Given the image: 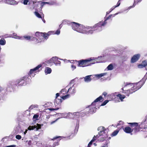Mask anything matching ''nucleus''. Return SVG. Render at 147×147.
Masks as SVG:
<instances>
[{
    "label": "nucleus",
    "instance_id": "f257e3e1",
    "mask_svg": "<svg viewBox=\"0 0 147 147\" xmlns=\"http://www.w3.org/2000/svg\"><path fill=\"white\" fill-rule=\"evenodd\" d=\"M70 26L72 28L78 32L87 34H92L95 31L94 26H84L75 22H71Z\"/></svg>",
    "mask_w": 147,
    "mask_h": 147
},
{
    "label": "nucleus",
    "instance_id": "f03ea898",
    "mask_svg": "<svg viewBox=\"0 0 147 147\" xmlns=\"http://www.w3.org/2000/svg\"><path fill=\"white\" fill-rule=\"evenodd\" d=\"M103 57L102 56H99L98 57H91L87 59H81L77 61L78 63V66L79 67H84L85 66H90L92 64H93L96 63H99L103 62V61L102 60H100L99 61H97L96 62L94 61L93 62H92L90 64H87V63L91 61H93L96 59H100L101 58H102Z\"/></svg>",
    "mask_w": 147,
    "mask_h": 147
},
{
    "label": "nucleus",
    "instance_id": "7ed1b4c3",
    "mask_svg": "<svg viewBox=\"0 0 147 147\" xmlns=\"http://www.w3.org/2000/svg\"><path fill=\"white\" fill-rule=\"evenodd\" d=\"M112 16V14L110 15L107 18H105V20L104 21H100L94 26L95 31L96 30L97 32L101 31L103 27L107 24V20L110 19Z\"/></svg>",
    "mask_w": 147,
    "mask_h": 147
},
{
    "label": "nucleus",
    "instance_id": "20e7f679",
    "mask_svg": "<svg viewBox=\"0 0 147 147\" xmlns=\"http://www.w3.org/2000/svg\"><path fill=\"white\" fill-rule=\"evenodd\" d=\"M103 98L102 96H100L96 98L92 103L89 106L90 109L87 112L88 113L92 114L96 111V109H97L96 107H95L96 103L102 100Z\"/></svg>",
    "mask_w": 147,
    "mask_h": 147
},
{
    "label": "nucleus",
    "instance_id": "39448f33",
    "mask_svg": "<svg viewBox=\"0 0 147 147\" xmlns=\"http://www.w3.org/2000/svg\"><path fill=\"white\" fill-rule=\"evenodd\" d=\"M30 81V78H28L27 76H25L22 78L17 80L15 84L18 87L25 86Z\"/></svg>",
    "mask_w": 147,
    "mask_h": 147
},
{
    "label": "nucleus",
    "instance_id": "423d86ee",
    "mask_svg": "<svg viewBox=\"0 0 147 147\" xmlns=\"http://www.w3.org/2000/svg\"><path fill=\"white\" fill-rule=\"evenodd\" d=\"M146 79L147 78L144 76L140 81L137 83H134V84L136 86V90L139 89L145 83Z\"/></svg>",
    "mask_w": 147,
    "mask_h": 147
},
{
    "label": "nucleus",
    "instance_id": "0eeeda50",
    "mask_svg": "<svg viewBox=\"0 0 147 147\" xmlns=\"http://www.w3.org/2000/svg\"><path fill=\"white\" fill-rule=\"evenodd\" d=\"M43 126V124H40L37 123L36 125H34L33 126H30L28 127V129L29 130H34L35 131H38L39 129H40L41 127Z\"/></svg>",
    "mask_w": 147,
    "mask_h": 147
},
{
    "label": "nucleus",
    "instance_id": "6e6552de",
    "mask_svg": "<svg viewBox=\"0 0 147 147\" xmlns=\"http://www.w3.org/2000/svg\"><path fill=\"white\" fill-rule=\"evenodd\" d=\"M67 117L70 118L75 119L76 118H78L80 116L79 112H75L74 113H69L67 114Z\"/></svg>",
    "mask_w": 147,
    "mask_h": 147
},
{
    "label": "nucleus",
    "instance_id": "1a4fd4ad",
    "mask_svg": "<svg viewBox=\"0 0 147 147\" xmlns=\"http://www.w3.org/2000/svg\"><path fill=\"white\" fill-rule=\"evenodd\" d=\"M49 36V34L48 32L47 33H42V35H41L38 38L39 40H41V42H44L45 40H46L47 39Z\"/></svg>",
    "mask_w": 147,
    "mask_h": 147
},
{
    "label": "nucleus",
    "instance_id": "9d476101",
    "mask_svg": "<svg viewBox=\"0 0 147 147\" xmlns=\"http://www.w3.org/2000/svg\"><path fill=\"white\" fill-rule=\"evenodd\" d=\"M140 56V55L139 54L134 55L131 59V63H134L136 62L138 60Z\"/></svg>",
    "mask_w": 147,
    "mask_h": 147
},
{
    "label": "nucleus",
    "instance_id": "9b49d317",
    "mask_svg": "<svg viewBox=\"0 0 147 147\" xmlns=\"http://www.w3.org/2000/svg\"><path fill=\"white\" fill-rule=\"evenodd\" d=\"M55 4V2L52 1V2H43L41 3L39 5V7L40 8L39 9L40 11H41L42 10V7L45 5V4H49L50 5H53Z\"/></svg>",
    "mask_w": 147,
    "mask_h": 147
},
{
    "label": "nucleus",
    "instance_id": "f8f14e48",
    "mask_svg": "<svg viewBox=\"0 0 147 147\" xmlns=\"http://www.w3.org/2000/svg\"><path fill=\"white\" fill-rule=\"evenodd\" d=\"M129 85H131V86H133V87L131 88L130 90H131L133 91L132 92H133L136 91L135 90L136 86L135 84H134V83H131L127 82L125 85L124 87H127Z\"/></svg>",
    "mask_w": 147,
    "mask_h": 147
},
{
    "label": "nucleus",
    "instance_id": "ddd939ff",
    "mask_svg": "<svg viewBox=\"0 0 147 147\" xmlns=\"http://www.w3.org/2000/svg\"><path fill=\"white\" fill-rule=\"evenodd\" d=\"M2 1L6 3L12 5L17 4V2L14 0H3Z\"/></svg>",
    "mask_w": 147,
    "mask_h": 147
},
{
    "label": "nucleus",
    "instance_id": "4468645a",
    "mask_svg": "<svg viewBox=\"0 0 147 147\" xmlns=\"http://www.w3.org/2000/svg\"><path fill=\"white\" fill-rule=\"evenodd\" d=\"M42 66V65L41 64H39L36 67H35L31 69L30 70V71L29 73V75L31 74H32L34 73V72L36 71H37L38 69L40 68Z\"/></svg>",
    "mask_w": 147,
    "mask_h": 147
},
{
    "label": "nucleus",
    "instance_id": "2eb2a0df",
    "mask_svg": "<svg viewBox=\"0 0 147 147\" xmlns=\"http://www.w3.org/2000/svg\"><path fill=\"white\" fill-rule=\"evenodd\" d=\"M92 75H88L86 76L85 77H84L83 78L84 79V81L86 82H90L91 80L92 79L91 77Z\"/></svg>",
    "mask_w": 147,
    "mask_h": 147
},
{
    "label": "nucleus",
    "instance_id": "dca6fc26",
    "mask_svg": "<svg viewBox=\"0 0 147 147\" xmlns=\"http://www.w3.org/2000/svg\"><path fill=\"white\" fill-rule=\"evenodd\" d=\"M124 131L127 133H130L132 132L133 130L129 127H126L124 129Z\"/></svg>",
    "mask_w": 147,
    "mask_h": 147
},
{
    "label": "nucleus",
    "instance_id": "f3484780",
    "mask_svg": "<svg viewBox=\"0 0 147 147\" xmlns=\"http://www.w3.org/2000/svg\"><path fill=\"white\" fill-rule=\"evenodd\" d=\"M52 71L51 69L49 67H46L45 68V72L46 74H50Z\"/></svg>",
    "mask_w": 147,
    "mask_h": 147
},
{
    "label": "nucleus",
    "instance_id": "a211bd4d",
    "mask_svg": "<svg viewBox=\"0 0 147 147\" xmlns=\"http://www.w3.org/2000/svg\"><path fill=\"white\" fill-rule=\"evenodd\" d=\"M60 30L58 29L55 33L54 31H49L48 32V33L49 34V35L51 34H55L57 35H59L60 34Z\"/></svg>",
    "mask_w": 147,
    "mask_h": 147
},
{
    "label": "nucleus",
    "instance_id": "6ab92c4d",
    "mask_svg": "<svg viewBox=\"0 0 147 147\" xmlns=\"http://www.w3.org/2000/svg\"><path fill=\"white\" fill-rule=\"evenodd\" d=\"M98 131H99L100 132H102L103 133H105V131L106 130V129L105 128V127L101 126L99 127L97 129Z\"/></svg>",
    "mask_w": 147,
    "mask_h": 147
},
{
    "label": "nucleus",
    "instance_id": "aec40b11",
    "mask_svg": "<svg viewBox=\"0 0 147 147\" xmlns=\"http://www.w3.org/2000/svg\"><path fill=\"white\" fill-rule=\"evenodd\" d=\"M107 73H101L100 74H96L94 75L95 77L98 78H101L102 77L104 76H105V75L107 74Z\"/></svg>",
    "mask_w": 147,
    "mask_h": 147
},
{
    "label": "nucleus",
    "instance_id": "412c9836",
    "mask_svg": "<svg viewBox=\"0 0 147 147\" xmlns=\"http://www.w3.org/2000/svg\"><path fill=\"white\" fill-rule=\"evenodd\" d=\"M147 65V62L146 61H143L142 64H139L138 65L139 68H142L146 67Z\"/></svg>",
    "mask_w": 147,
    "mask_h": 147
},
{
    "label": "nucleus",
    "instance_id": "4be33fe9",
    "mask_svg": "<svg viewBox=\"0 0 147 147\" xmlns=\"http://www.w3.org/2000/svg\"><path fill=\"white\" fill-rule=\"evenodd\" d=\"M128 124L130 125V126L132 127H135V129H136V127L138 126V123L136 122L134 123H129Z\"/></svg>",
    "mask_w": 147,
    "mask_h": 147
},
{
    "label": "nucleus",
    "instance_id": "5701e85b",
    "mask_svg": "<svg viewBox=\"0 0 147 147\" xmlns=\"http://www.w3.org/2000/svg\"><path fill=\"white\" fill-rule=\"evenodd\" d=\"M74 84L72 87L71 86L70 93L71 94H74L76 92V89L75 87L74 86Z\"/></svg>",
    "mask_w": 147,
    "mask_h": 147
},
{
    "label": "nucleus",
    "instance_id": "b1692460",
    "mask_svg": "<svg viewBox=\"0 0 147 147\" xmlns=\"http://www.w3.org/2000/svg\"><path fill=\"white\" fill-rule=\"evenodd\" d=\"M71 22H70L69 21L67 20H64L62 21V24H68L70 26V24Z\"/></svg>",
    "mask_w": 147,
    "mask_h": 147
},
{
    "label": "nucleus",
    "instance_id": "393cba45",
    "mask_svg": "<svg viewBox=\"0 0 147 147\" xmlns=\"http://www.w3.org/2000/svg\"><path fill=\"white\" fill-rule=\"evenodd\" d=\"M117 96L118 97H119V99L121 100V101H123V99H124L125 97V95L121 94H118Z\"/></svg>",
    "mask_w": 147,
    "mask_h": 147
},
{
    "label": "nucleus",
    "instance_id": "a878e982",
    "mask_svg": "<svg viewBox=\"0 0 147 147\" xmlns=\"http://www.w3.org/2000/svg\"><path fill=\"white\" fill-rule=\"evenodd\" d=\"M31 41H35V43H37L39 42H41V40H39L38 38L37 39L36 38H35L34 37H32V38L31 39Z\"/></svg>",
    "mask_w": 147,
    "mask_h": 147
},
{
    "label": "nucleus",
    "instance_id": "bb28decb",
    "mask_svg": "<svg viewBox=\"0 0 147 147\" xmlns=\"http://www.w3.org/2000/svg\"><path fill=\"white\" fill-rule=\"evenodd\" d=\"M107 69L108 70H111L113 69V67L112 64H109L107 67Z\"/></svg>",
    "mask_w": 147,
    "mask_h": 147
},
{
    "label": "nucleus",
    "instance_id": "cd10ccee",
    "mask_svg": "<svg viewBox=\"0 0 147 147\" xmlns=\"http://www.w3.org/2000/svg\"><path fill=\"white\" fill-rule=\"evenodd\" d=\"M24 38L26 39V40H31V38H32V37H31L29 36H23Z\"/></svg>",
    "mask_w": 147,
    "mask_h": 147
},
{
    "label": "nucleus",
    "instance_id": "c85d7f7f",
    "mask_svg": "<svg viewBox=\"0 0 147 147\" xmlns=\"http://www.w3.org/2000/svg\"><path fill=\"white\" fill-rule=\"evenodd\" d=\"M6 41L4 39H1L0 40V45H5Z\"/></svg>",
    "mask_w": 147,
    "mask_h": 147
},
{
    "label": "nucleus",
    "instance_id": "c756f323",
    "mask_svg": "<svg viewBox=\"0 0 147 147\" xmlns=\"http://www.w3.org/2000/svg\"><path fill=\"white\" fill-rule=\"evenodd\" d=\"M119 132V130H115L111 134V136L113 137L116 136L118 134Z\"/></svg>",
    "mask_w": 147,
    "mask_h": 147
},
{
    "label": "nucleus",
    "instance_id": "7c9ffc66",
    "mask_svg": "<svg viewBox=\"0 0 147 147\" xmlns=\"http://www.w3.org/2000/svg\"><path fill=\"white\" fill-rule=\"evenodd\" d=\"M131 91V90H127L125 91V93H126V95L128 96H129V94H131L133 92H132Z\"/></svg>",
    "mask_w": 147,
    "mask_h": 147
},
{
    "label": "nucleus",
    "instance_id": "2f4dec72",
    "mask_svg": "<svg viewBox=\"0 0 147 147\" xmlns=\"http://www.w3.org/2000/svg\"><path fill=\"white\" fill-rule=\"evenodd\" d=\"M95 140V138H93L88 143L87 147H90L91 145L92 144L93 142H94Z\"/></svg>",
    "mask_w": 147,
    "mask_h": 147
},
{
    "label": "nucleus",
    "instance_id": "473e14b6",
    "mask_svg": "<svg viewBox=\"0 0 147 147\" xmlns=\"http://www.w3.org/2000/svg\"><path fill=\"white\" fill-rule=\"evenodd\" d=\"M18 36H17L16 34L13 33L11 35V37L17 39V38H19Z\"/></svg>",
    "mask_w": 147,
    "mask_h": 147
},
{
    "label": "nucleus",
    "instance_id": "72a5a7b5",
    "mask_svg": "<svg viewBox=\"0 0 147 147\" xmlns=\"http://www.w3.org/2000/svg\"><path fill=\"white\" fill-rule=\"evenodd\" d=\"M36 16L39 18H42V17L41 15L37 11H35L34 12Z\"/></svg>",
    "mask_w": 147,
    "mask_h": 147
},
{
    "label": "nucleus",
    "instance_id": "f704fd0d",
    "mask_svg": "<svg viewBox=\"0 0 147 147\" xmlns=\"http://www.w3.org/2000/svg\"><path fill=\"white\" fill-rule=\"evenodd\" d=\"M38 115L37 114L34 115L33 117V120L34 121H36L38 120Z\"/></svg>",
    "mask_w": 147,
    "mask_h": 147
},
{
    "label": "nucleus",
    "instance_id": "c9c22d12",
    "mask_svg": "<svg viewBox=\"0 0 147 147\" xmlns=\"http://www.w3.org/2000/svg\"><path fill=\"white\" fill-rule=\"evenodd\" d=\"M43 33L40 32H37L35 33V36L38 38L41 35H42Z\"/></svg>",
    "mask_w": 147,
    "mask_h": 147
},
{
    "label": "nucleus",
    "instance_id": "e433bc0d",
    "mask_svg": "<svg viewBox=\"0 0 147 147\" xmlns=\"http://www.w3.org/2000/svg\"><path fill=\"white\" fill-rule=\"evenodd\" d=\"M52 58H54L53 59V62L55 64V63L56 62L57 60L59 59V57L56 56H55L53 57Z\"/></svg>",
    "mask_w": 147,
    "mask_h": 147
},
{
    "label": "nucleus",
    "instance_id": "4c0bfd02",
    "mask_svg": "<svg viewBox=\"0 0 147 147\" xmlns=\"http://www.w3.org/2000/svg\"><path fill=\"white\" fill-rule=\"evenodd\" d=\"M70 96V95L69 94H67L61 97L62 98L63 100H65L68 98Z\"/></svg>",
    "mask_w": 147,
    "mask_h": 147
},
{
    "label": "nucleus",
    "instance_id": "58836bf2",
    "mask_svg": "<svg viewBox=\"0 0 147 147\" xmlns=\"http://www.w3.org/2000/svg\"><path fill=\"white\" fill-rule=\"evenodd\" d=\"M79 120L78 119H77V121H76V129H78L79 127Z\"/></svg>",
    "mask_w": 147,
    "mask_h": 147
},
{
    "label": "nucleus",
    "instance_id": "ea45409f",
    "mask_svg": "<svg viewBox=\"0 0 147 147\" xmlns=\"http://www.w3.org/2000/svg\"><path fill=\"white\" fill-rule=\"evenodd\" d=\"M38 106L37 105H32L29 107V109H32L34 108H38Z\"/></svg>",
    "mask_w": 147,
    "mask_h": 147
},
{
    "label": "nucleus",
    "instance_id": "a19ab883",
    "mask_svg": "<svg viewBox=\"0 0 147 147\" xmlns=\"http://www.w3.org/2000/svg\"><path fill=\"white\" fill-rule=\"evenodd\" d=\"M54 58H52L50 59L47 61H46V63L48 64H50L51 63H53V59Z\"/></svg>",
    "mask_w": 147,
    "mask_h": 147
},
{
    "label": "nucleus",
    "instance_id": "79ce46f5",
    "mask_svg": "<svg viewBox=\"0 0 147 147\" xmlns=\"http://www.w3.org/2000/svg\"><path fill=\"white\" fill-rule=\"evenodd\" d=\"M109 102V100H106L101 104L100 105V106H104L108 102Z\"/></svg>",
    "mask_w": 147,
    "mask_h": 147
},
{
    "label": "nucleus",
    "instance_id": "37998d69",
    "mask_svg": "<svg viewBox=\"0 0 147 147\" xmlns=\"http://www.w3.org/2000/svg\"><path fill=\"white\" fill-rule=\"evenodd\" d=\"M115 8H114V6L113 7L110 9V10L107 11L106 12V14L107 15L109 14Z\"/></svg>",
    "mask_w": 147,
    "mask_h": 147
},
{
    "label": "nucleus",
    "instance_id": "c03bdc74",
    "mask_svg": "<svg viewBox=\"0 0 147 147\" xmlns=\"http://www.w3.org/2000/svg\"><path fill=\"white\" fill-rule=\"evenodd\" d=\"M60 64H61V62L60 61L58 60H57L56 62H55V63L54 64L55 65L57 66V65H60Z\"/></svg>",
    "mask_w": 147,
    "mask_h": 147
},
{
    "label": "nucleus",
    "instance_id": "a18cd8bd",
    "mask_svg": "<svg viewBox=\"0 0 147 147\" xmlns=\"http://www.w3.org/2000/svg\"><path fill=\"white\" fill-rule=\"evenodd\" d=\"M106 139V137H101L100 139H99V140L100 141H103L105 140Z\"/></svg>",
    "mask_w": 147,
    "mask_h": 147
},
{
    "label": "nucleus",
    "instance_id": "49530a36",
    "mask_svg": "<svg viewBox=\"0 0 147 147\" xmlns=\"http://www.w3.org/2000/svg\"><path fill=\"white\" fill-rule=\"evenodd\" d=\"M59 109V108H50L49 109L51 111H56L57 110H58Z\"/></svg>",
    "mask_w": 147,
    "mask_h": 147
},
{
    "label": "nucleus",
    "instance_id": "de8ad7c7",
    "mask_svg": "<svg viewBox=\"0 0 147 147\" xmlns=\"http://www.w3.org/2000/svg\"><path fill=\"white\" fill-rule=\"evenodd\" d=\"M21 136L19 135H16V138L18 140H20L21 138Z\"/></svg>",
    "mask_w": 147,
    "mask_h": 147
},
{
    "label": "nucleus",
    "instance_id": "09e8293b",
    "mask_svg": "<svg viewBox=\"0 0 147 147\" xmlns=\"http://www.w3.org/2000/svg\"><path fill=\"white\" fill-rule=\"evenodd\" d=\"M124 124V122L122 121H120L119 122V123L117 124V125H123Z\"/></svg>",
    "mask_w": 147,
    "mask_h": 147
},
{
    "label": "nucleus",
    "instance_id": "8fccbe9b",
    "mask_svg": "<svg viewBox=\"0 0 147 147\" xmlns=\"http://www.w3.org/2000/svg\"><path fill=\"white\" fill-rule=\"evenodd\" d=\"M71 69L72 71H73L76 68V66L73 65V64L71 65Z\"/></svg>",
    "mask_w": 147,
    "mask_h": 147
},
{
    "label": "nucleus",
    "instance_id": "3c124183",
    "mask_svg": "<svg viewBox=\"0 0 147 147\" xmlns=\"http://www.w3.org/2000/svg\"><path fill=\"white\" fill-rule=\"evenodd\" d=\"M74 80H71L70 82L69 83V84L66 87V88H67V87L69 86L71 84H74Z\"/></svg>",
    "mask_w": 147,
    "mask_h": 147
},
{
    "label": "nucleus",
    "instance_id": "603ef678",
    "mask_svg": "<svg viewBox=\"0 0 147 147\" xmlns=\"http://www.w3.org/2000/svg\"><path fill=\"white\" fill-rule=\"evenodd\" d=\"M29 2V0H24L23 3L25 5H26Z\"/></svg>",
    "mask_w": 147,
    "mask_h": 147
},
{
    "label": "nucleus",
    "instance_id": "864d4df0",
    "mask_svg": "<svg viewBox=\"0 0 147 147\" xmlns=\"http://www.w3.org/2000/svg\"><path fill=\"white\" fill-rule=\"evenodd\" d=\"M120 5V1L119 0L117 2V5H115V6H114V8H115L116 7H117L119 6Z\"/></svg>",
    "mask_w": 147,
    "mask_h": 147
},
{
    "label": "nucleus",
    "instance_id": "5fc2aeb1",
    "mask_svg": "<svg viewBox=\"0 0 147 147\" xmlns=\"http://www.w3.org/2000/svg\"><path fill=\"white\" fill-rule=\"evenodd\" d=\"M100 136L98 134L96 136H94L93 138H94L95 140L97 138H98L100 137Z\"/></svg>",
    "mask_w": 147,
    "mask_h": 147
},
{
    "label": "nucleus",
    "instance_id": "6e6d98bb",
    "mask_svg": "<svg viewBox=\"0 0 147 147\" xmlns=\"http://www.w3.org/2000/svg\"><path fill=\"white\" fill-rule=\"evenodd\" d=\"M108 144L107 143H106L105 144H104V145L101 147H108Z\"/></svg>",
    "mask_w": 147,
    "mask_h": 147
},
{
    "label": "nucleus",
    "instance_id": "4d7b16f0",
    "mask_svg": "<svg viewBox=\"0 0 147 147\" xmlns=\"http://www.w3.org/2000/svg\"><path fill=\"white\" fill-rule=\"evenodd\" d=\"M28 142V145L29 146H30L32 144V141L31 140H29V141H28L27 140L26 141V142Z\"/></svg>",
    "mask_w": 147,
    "mask_h": 147
},
{
    "label": "nucleus",
    "instance_id": "13d9d810",
    "mask_svg": "<svg viewBox=\"0 0 147 147\" xmlns=\"http://www.w3.org/2000/svg\"><path fill=\"white\" fill-rule=\"evenodd\" d=\"M16 147V145H14L7 146H6V147Z\"/></svg>",
    "mask_w": 147,
    "mask_h": 147
},
{
    "label": "nucleus",
    "instance_id": "bf43d9fd",
    "mask_svg": "<svg viewBox=\"0 0 147 147\" xmlns=\"http://www.w3.org/2000/svg\"><path fill=\"white\" fill-rule=\"evenodd\" d=\"M18 38H17L18 39H21V40H23V38L24 37H23V36H18Z\"/></svg>",
    "mask_w": 147,
    "mask_h": 147
},
{
    "label": "nucleus",
    "instance_id": "052dcab7",
    "mask_svg": "<svg viewBox=\"0 0 147 147\" xmlns=\"http://www.w3.org/2000/svg\"><path fill=\"white\" fill-rule=\"evenodd\" d=\"M63 113H58L57 114L58 115H59L61 118L63 116L62 115L63 114Z\"/></svg>",
    "mask_w": 147,
    "mask_h": 147
},
{
    "label": "nucleus",
    "instance_id": "680f3d73",
    "mask_svg": "<svg viewBox=\"0 0 147 147\" xmlns=\"http://www.w3.org/2000/svg\"><path fill=\"white\" fill-rule=\"evenodd\" d=\"M57 142L56 143H55V144H53V146H50L49 147H55V146L57 145Z\"/></svg>",
    "mask_w": 147,
    "mask_h": 147
},
{
    "label": "nucleus",
    "instance_id": "e2e57ef3",
    "mask_svg": "<svg viewBox=\"0 0 147 147\" xmlns=\"http://www.w3.org/2000/svg\"><path fill=\"white\" fill-rule=\"evenodd\" d=\"M102 132H100L99 131V132L98 133V134L100 136H101L102 135Z\"/></svg>",
    "mask_w": 147,
    "mask_h": 147
},
{
    "label": "nucleus",
    "instance_id": "0e129e2a",
    "mask_svg": "<svg viewBox=\"0 0 147 147\" xmlns=\"http://www.w3.org/2000/svg\"><path fill=\"white\" fill-rule=\"evenodd\" d=\"M61 138L60 136H58V137H55L53 138V140H55L56 139H57L58 138Z\"/></svg>",
    "mask_w": 147,
    "mask_h": 147
},
{
    "label": "nucleus",
    "instance_id": "69168bd1",
    "mask_svg": "<svg viewBox=\"0 0 147 147\" xmlns=\"http://www.w3.org/2000/svg\"><path fill=\"white\" fill-rule=\"evenodd\" d=\"M55 101H56V103H57V100H58L59 101V102H61V99H60V100H59L58 99H57V98L55 99Z\"/></svg>",
    "mask_w": 147,
    "mask_h": 147
},
{
    "label": "nucleus",
    "instance_id": "338daca9",
    "mask_svg": "<svg viewBox=\"0 0 147 147\" xmlns=\"http://www.w3.org/2000/svg\"><path fill=\"white\" fill-rule=\"evenodd\" d=\"M107 94V93L106 92H104L102 93V95L105 96Z\"/></svg>",
    "mask_w": 147,
    "mask_h": 147
},
{
    "label": "nucleus",
    "instance_id": "774afa93",
    "mask_svg": "<svg viewBox=\"0 0 147 147\" xmlns=\"http://www.w3.org/2000/svg\"><path fill=\"white\" fill-rule=\"evenodd\" d=\"M136 5V1H134V4L132 5V7H135V6Z\"/></svg>",
    "mask_w": 147,
    "mask_h": 147
}]
</instances>
